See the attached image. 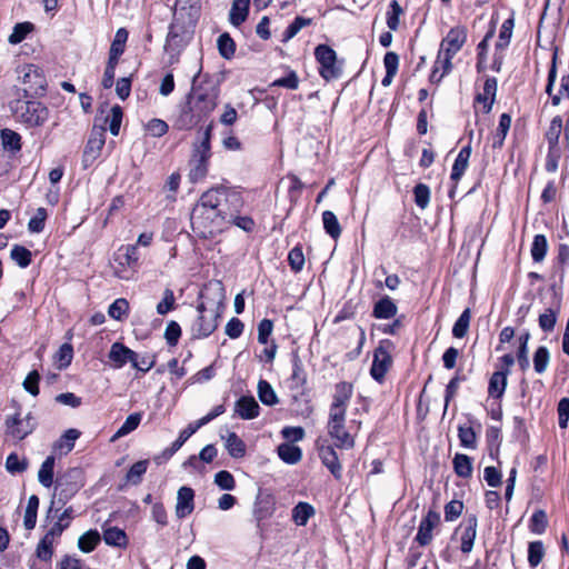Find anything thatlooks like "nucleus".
I'll use <instances>...</instances> for the list:
<instances>
[{
	"mask_svg": "<svg viewBox=\"0 0 569 569\" xmlns=\"http://www.w3.org/2000/svg\"><path fill=\"white\" fill-rule=\"evenodd\" d=\"M227 200V189L212 188L202 193L191 212V227L201 238H212L226 226L222 202Z\"/></svg>",
	"mask_w": 569,
	"mask_h": 569,
	"instance_id": "nucleus-1",
	"label": "nucleus"
},
{
	"mask_svg": "<svg viewBox=\"0 0 569 569\" xmlns=\"http://www.w3.org/2000/svg\"><path fill=\"white\" fill-rule=\"evenodd\" d=\"M200 303L197 307L198 317L191 326L193 338H207L218 327L226 299L224 289L220 282L209 283L200 293Z\"/></svg>",
	"mask_w": 569,
	"mask_h": 569,
	"instance_id": "nucleus-2",
	"label": "nucleus"
},
{
	"mask_svg": "<svg viewBox=\"0 0 569 569\" xmlns=\"http://www.w3.org/2000/svg\"><path fill=\"white\" fill-rule=\"evenodd\" d=\"M353 387L348 382H339L335 388L332 402L329 408L327 429L335 445L341 449H351L355 446L352 435L346 426V411L349 406Z\"/></svg>",
	"mask_w": 569,
	"mask_h": 569,
	"instance_id": "nucleus-3",
	"label": "nucleus"
},
{
	"mask_svg": "<svg viewBox=\"0 0 569 569\" xmlns=\"http://www.w3.org/2000/svg\"><path fill=\"white\" fill-rule=\"evenodd\" d=\"M468 30L465 26H455L440 42V48L435 61L430 80L440 82L452 70V59L467 42Z\"/></svg>",
	"mask_w": 569,
	"mask_h": 569,
	"instance_id": "nucleus-4",
	"label": "nucleus"
},
{
	"mask_svg": "<svg viewBox=\"0 0 569 569\" xmlns=\"http://www.w3.org/2000/svg\"><path fill=\"white\" fill-rule=\"evenodd\" d=\"M199 73L193 77L192 91L189 94V110L184 111L183 117H189L192 113L197 117L209 114L217 107L219 97V88L212 82H204L198 86L194 84Z\"/></svg>",
	"mask_w": 569,
	"mask_h": 569,
	"instance_id": "nucleus-5",
	"label": "nucleus"
},
{
	"mask_svg": "<svg viewBox=\"0 0 569 569\" xmlns=\"http://www.w3.org/2000/svg\"><path fill=\"white\" fill-rule=\"evenodd\" d=\"M12 110L18 120L28 127H40L49 118L47 107L38 101L17 100L12 104Z\"/></svg>",
	"mask_w": 569,
	"mask_h": 569,
	"instance_id": "nucleus-6",
	"label": "nucleus"
},
{
	"mask_svg": "<svg viewBox=\"0 0 569 569\" xmlns=\"http://www.w3.org/2000/svg\"><path fill=\"white\" fill-rule=\"evenodd\" d=\"M210 132L211 127H208L203 132L201 143L194 148L192 159L190 160L189 178L192 182L202 180L207 176L210 158Z\"/></svg>",
	"mask_w": 569,
	"mask_h": 569,
	"instance_id": "nucleus-7",
	"label": "nucleus"
},
{
	"mask_svg": "<svg viewBox=\"0 0 569 569\" xmlns=\"http://www.w3.org/2000/svg\"><path fill=\"white\" fill-rule=\"evenodd\" d=\"M83 483L84 477L81 468L74 467L66 470L56 481V488L59 490V501L64 503L78 492Z\"/></svg>",
	"mask_w": 569,
	"mask_h": 569,
	"instance_id": "nucleus-8",
	"label": "nucleus"
},
{
	"mask_svg": "<svg viewBox=\"0 0 569 569\" xmlns=\"http://www.w3.org/2000/svg\"><path fill=\"white\" fill-rule=\"evenodd\" d=\"M390 367L391 342L388 339H383L375 350L370 373L375 380L381 382Z\"/></svg>",
	"mask_w": 569,
	"mask_h": 569,
	"instance_id": "nucleus-9",
	"label": "nucleus"
},
{
	"mask_svg": "<svg viewBox=\"0 0 569 569\" xmlns=\"http://www.w3.org/2000/svg\"><path fill=\"white\" fill-rule=\"evenodd\" d=\"M513 27H515V19L512 17L506 19L503 21V23L501 24L498 41L495 47L493 60H492V63L490 67L491 70H493L495 72L501 71L503 59H505L503 52L510 43Z\"/></svg>",
	"mask_w": 569,
	"mask_h": 569,
	"instance_id": "nucleus-10",
	"label": "nucleus"
},
{
	"mask_svg": "<svg viewBox=\"0 0 569 569\" xmlns=\"http://www.w3.org/2000/svg\"><path fill=\"white\" fill-rule=\"evenodd\" d=\"M34 420L30 412L22 416L17 411L6 420L7 433L16 440H22L34 429Z\"/></svg>",
	"mask_w": 569,
	"mask_h": 569,
	"instance_id": "nucleus-11",
	"label": "nucleus"
},
{
	"mask_svg": "<svg viewBox=\"0 0 569 569\" xmlns=\"http://www.w3.org/2000/svg\"><path fill=\"white\" fill-rule=\"evenodd\" d=\"M315 56L320 63V74L326 80L335 79L339 76L337 66V56L333 49L326 44H319L315 50Z\"/></svg>",
	"mask_w": 569,
	"mask_h": 569,
	"instance_id": "nucleus-12",
	"label": "nucleus"
},
{
	"mask_svg": "<svg viewBox=\"0 0 569 569\" xmlns=\"http://www.w3.org/2000/svg\"><path fill=\"white\" fill-rule=\"evenodd\" d=\"M20 73L24 84L23 91L27 96H36L44 90L46 80L38 67L27 64L21 68Z\"/></svg>",
	"mask_w": 569,
	"mask_h": 569,
	"instance_id": "nucleus-13",
	"label": "nucleus"
},
{
	"mask_svg": "<svg viewBox=\"0 0 569 569\" xmlns=\"http://www.w3.org/2000/svg\"><path fill=\"white\" fill-rule=\"evenodd\" d=\"M108 358L114 369H121L127 363H130L131 366L137 365V352L121 342H114L111 345Z\"/></svg>",
	"mask_w": 569,
	"mask_h": 569,
	"instance_id": "nucleus-14",
	"label": "nucleus"
},
{
	"mask_svg": "<svg viewBox=\"0 0 569 569\" xmlns=\"http://www.w3.org/2000/svg\"><path fill=\"white\" fill-rule=\"evenodd\" d=\"M106 142L104 128L93 127L83 152V162L94 161L100 154Z\"/></svg>",
	"mask_w": 569,
	"mask_h": 569,
	"instance_id": "nucleus-15",
	"label": "nucleus"
},
{
	"mask_svg": "<svg viewBox=\"0 0 569 569\" xmlns=\"http://www.w3.org/2000/svg\"><path fill=\"white\" fill-rule=\"evenodd\" d=\"M497 93V79L487 78L482 91L479 92L475 100L476 109L482 110L483 113L490 112Z\"/></svg>",
	"mask_w": 569,
	"mask_h": 569,
	"instance_id": "nucleus-16",
	"label": "nucleus"
},
{
	"mask_svg": "<svg viewBox=\"0 0 569 569\" xmlns=\"http://www.w3.org/2000/svg\"><path fill=\"white\" fill-rule=\"evenodd\" d=\"M194 509V491L190 487H181L177 492V502L174 508L176 517L183 519L192 513Z\"/></svg>",
	"mask_w": 569,
	"mask_h": 569,
	"instance_id": "nucleus-17",
	"label": "nucleus"
},
{
	"mask_svg": "<svg viewBox=\"0 0 569 569\" xmlns=\"http://www.w3.org/2000/svg\"><path fill=\"white\" fill-rule=\"evenodd\" d=\"M440 523V515L437 511L429 510L427 516L421 520L416 536V540L420 546H427L432 540V530Z\"/></svg>",
	"mask_w": 569,
	"mask_h": 569,
	"instance_id": "nucleus-18",
	"label": "nucleus"
},
{
	"mask_svg": "<svg viewBox=\"0 0 569 569\" xmlns=\"http://www.w3.org/2000/svg\"><path fill=\"white\" fill-rule=\"evenodd\" d=\"M477 518L475 516H469L463 520L460 525L461 529V546L460 549L463 553H469L472 550L473 542L477 536Z\"/></svg>",
	"mask_w": 569,
	"mask_h": 569,
	"instance_id": "nucleus-19",
	"label": "nucleus"
},
{
	"mask_svg": "<svg viewBox=\"0 0 569 569\" xmlns=\"http://www.w3.org/2000/svg\"><path fill=\"white\" fill-rule=\"evenodd\" d=\"M260 407L251 396L241 397L234 405V412L243 420H251L259 416Z\"/></svg>",
	"mask_w": 569,
	"mask_h": 569,
	"instance_id": "nucleus-20",
	"label": "nucleus"
},
{
	"mask_svg": "<svg viewBox=\"0 0 569 569\" xmlns=\"http://www.w3.org/2000/svg\"><path fill=\"white\" fill-rule=\"evenodd\" d=\"M221 439L224 441V448L230 457L240 459L246 456L247 446L236 432L229 431L226 436L221 435Z\"/></svg>",
	"mask_w": 569,
	"mask_h": 569,
	"instance_id": "nucleus-21",
	"label": "nucleus"
},
{
	"mask_svg": "<svg viewBox=\"0 0 569 569\" xmlns=\"http://www.w3.org/2000/svg\"><path fill=\"white\" fill-rule=\"evenodd\" d=\"M319 456L322 463L331 471L335 478L341 477V465L339 463L338 456L331 446H322L319 449Z\"/></svg>",
	"mask_w": 569,
	"mask_h": 569,
	"instance_id": "nucleus-22",
	"label": "nucleus"
},
{
	"mask_svg": "<svg viewBox=\"0 0 569 569\" xmlns=\"http://www.w3.org/2000/svg\"><path fill=\"white\" fill-rule=\"evenodd\" d=\"M80 437L77 429H68L53 446V451L59 455H68L74 447L76 440Z\"/></svg>",
	"mask_w": 569,
	"mask_h": 569,
	"instance_id": "nucleus-23",
	"label": "nucleus"
},
{
	"mask_svg": "<svg viewBox=\"0 0 569 569\" xmlns=\"http://www.w3.org/2000/svg\"><path fill=\"white\" fill-rule=\"evenodd\" d=\"M508 371H496L491 375L488 393L492 398H501L507 387Z\"/></svg>",
	"mask_w": 569,
	"mask_h": 569,
	"instance_id": "nucleus-24",
	"label": "nucleus"
},
{
	"mask_svg": "<svg viewBox=\"0 0 569 569\" xmlns=\"http://www.w3.org/2000/svg\"><path fill=\"white\" fill-rule=\"evenodd\" d=\"M470 154H471L470 146H466L459 151V153L453 162L451 176H450V178L453 181H456V182L459 181L461 179V177L463 176L465 171L468 168Z\"/></svg>",
	"mask_w": 569,
	"mask_h": 569,
	"instance_id": "nucleus-25",
	"label": "nucleus"
},
{
	"mask_svg": "<svg viewBox=\"0 0 569 569\" xmlns=\"http://www.w3.org/2000/svg\"><path fill=\"white\" fill-rule=\"evenodd\" d=\"M249 4L250 0H233L229 12V20L231 24L239 27L246 21L249 13Z\"/></svg>",
	"mask_w": 569,
	"mask_h": 569,
	"instance_id": "nucleus-26",
	"label": "nucleus"
},
{
	"mask_svg": "<svg viewBox=\"0 0 569 569\" xmlns=\"http://www.w3.org/2000/svg\"><path fill=\"white\" fill-rule=\"evenodd\" d=\"M277 451L280 459L289 465H295L302 458L301 449L291 442L281 443L278 446Z\"/></svg>",
	"mask_w": 569,
	"mask_h": 569,
	"instance_id": "nucleus-27",
	"label": "nucleus"
},
{
	"mask_svg": "<svg viewBox=\"0 0 569 569\" xmlns=\"http://www.w3.org/2000/svg\"><path fill=\"white\" fill-rule=\"evenodd\" d=\"M103 540L108 546L124 548L128 545L126 532L118 527H108L103 529Z\"/></svg>",
	"mask_w": 569,
	"mask_h": 569,
	"instance_id": "nucleus-28",
	"label": "nucleus"
},
{
	"mask_svg": "<svg viewBox=\"0 0 569 569\" xmlns=\"http://www.w3.org/2000/svg\"><path fill=\"white\" fill-rule=\"evenodd\" d=\"M530 339V333L528 331L521 333L518 337V351H517V361L521 371H526L530 367V361L528 357V342Z\"/></svg>",
	"mask_w": 569,
	"mask_h": 569,
	"instance_id": "nucleus-29",
	"label": "nucleus"
},
{
	"mask_svg": "<svg viewBox=\"0 0 569 569\" xmlns=\"http://www.w3.org/2000/svg\"><path fill=\"white\" fill-rule=\"evenodd\" d=\"M54 461L53 456L47 457L38 471V481L46 488H50L53 483Z\"/></svg>",
	"mask_w": 569,
	"mask_h": 569,
	"instance_id": "nucleus-30",
	"label": "nucleus"
},
{
	"mask_svg": "<svg viewBox=\"0 0 569 569\" xmlns=\"http://www.w3.org/2000/svg\"><path fill=\"white\" fill-rule=\"evenodd\" d=\"M38 508L39 498L36 495L30 496L23 516V526L27 530H32L36 527Z\"/></svg>",
	"mask_w": 569,
	"mask_h": 569,
	"instance_id": "nucleus-31",
	"label": "nucleus"
},
{
	"mask_svg": "<svg viewBox=\"0 0 569 569\" xmlns=\"http://www.w3.org/2000/svg\"><path fill=\"white\" fill-rule=\"evenodd\" d=\"M315 515V508L308 502H299L292 509V520L297 526H306Z\"/></svg>",
	"mask_w": 569,
	"mask_h": 569,
	"instance_id": "nucleus-32",
	"label": "nucleus"
},
{
	"mask_svg": "<svg viewBox=\"0 0 569 569\" xmlns=\"http://www.w3.org/2000/svg\"><path fill=\"white\" fill-rule=\"evenodd\" d=\"M548 251V241L543 234H536L531 243L530 253L535 262H542Z\"/></svg>",
	"mask_w": 569,
	"mask_h": 569,
	"instance_id": "nucleus-33",
	"label": "nucleus"
},
{
	"mask_svg": "<svg viewBox=\"0 0 569 569\" xmlns=\"http://www.w3.org/2000/svg\"><path fill=\"white\" fill-rule=\"evenodd\" d=\"M510 126H511L510 116L508 113H502L499 119L498 129L492 138V147L493 148L502 147L506 136L510 129Z\"/></svg>",
	"mask_w": 569,
	"mask_h": 569,
	"instance_id": "nucleus-34",
	"label": "nucleus"
},
{
	"mask_svg": "<svg viewBox=\"0 0 569 569\" xmlns=\"http://www.w3.org/2000/svg\"><path fill=\"white\" fill-rule=\"evenodd\" d=\"M258 397L266 406H274L279 402L274 389L266 380H259L258 382Z\"/></svg>",
	"mask_w": 569,
	"mask_h": 569,
	"instance_id": "nucleus-35",
	"label": "nucleus"
},
{
	"mask_svg": "<svg viewBox=\"0 0 569 569\" xmlns=\"http://www.w3.org/2000/svg\"><path fill=\"white\" fill-rule=\"evenodd\" d=\"M100 535L97 530H89L81 535L78 539V548L86 553L94 550L100 542Z\"/></svg>",
	"mask_w": 569,
	"mask_h": 569,
	"instance_id": "nucleus-36",
	"label": "nucleus"
},
{
	"mask_svg": "<svg viewBox=\"0 0 569 569\" xmlns=\"http://www.w3.org/2000/svg\"><path fill=\"white\" fill-rule=\"evenodd\" d=\"M455 472L461 478H469L472 475V461L463 453H457L453 458Z\"/></svg>",
	"mask_w": 569,
	"mask_h": 569,
	"instance_id": "nucleus-37",
	"label": "nucleus"
},
{
	"mask_svg": "<svg viewBox=\"0 0 569 569\" xmlns=\"http://www.w3.org/2000/svg\"><path fill=\"white\" fill-rule=\"evenodd\" d=\"M142 419L141 412H134L127 417L126 421L122 423V426L118 429V431L113 435L112 440L122 438L133 430L138 428Z\"/></svg>",
	"mask_w": 569,
	"mask_h": 569,
	"instance_id": "nucleus-38",
	"label": "nucleus"
},
{
	"mask_svg": "<svg viewBox=\"0 0 569 569\" xmlns=\"http://www.w3.org/2000/svg\"><path fill=\"white\" fill-rule=\"evenodd\" d=\"M493 31H489L485 38L478 43L477 47V71L479 73L485 72L487 70V52L489 47V40L492 37Z\"/></svg>",
	"mask_w": 569,
	"mask_h": 569,
	"instance_id": "nucleus-39",
	"label": "nucleus"
},
{
	"mask_svg": "<svg viewBox=\"0 0 569 569\" xmlns=\"http://www.w3.org/2000/svg\"><path fill=\"white\" fill-rule=\"evenodd\" d=\"M322 223H323V228H325L326 232L330 237H332L333 239H337L340 237L341 227H340L337 216L332 211H330V210L323 211Z\"/></svg>",
	"mask_w": 569,
	"mask_h": 569,
	"instance_id": "nucleus-40",
	"label": "nucleus"
},
{
	"mask_svg": "<svg viewBox=\"0 0 569 569\" xmlns=\"http://www.w3.org/2000/svg\"><path fill=\"white\" fill-rule=\"evenodd\" d=\"M562 131V119L555 117L547 130L546 138L549 144V149H559V138Z\"/></svg>",
	"mask_w": 569,
	"mask_h": 569,
	"instance_id": "nucleus-41",
	"label": "nucleus"
},
{
	"mask_svg": "<svg viewBox=\"0 0 569 569\" xmlns=\"http://www.w3.org/2000/svg\"><path fill=\"white\" fill-rule=\"evenodd\" d=\"M1 141L3 149L10 152L14 153L21 149V137L13 130L3 129L1 131Z\"/></svg>",
	"mask_w": 569,
	"mask_h": 569,
	"instance_id": "nucleus-42",
	"label": "nucleus"
},
{
	"mask_svg": "<svg viewBox=\"0 0 569 569\" xmlns=\"http://www.w3.org/2000/svg\"><path fill=\"white\" fill-rule=\"evenodd\" d=\"M550 362V352L547 347L540 346L533 355V368L538 375H542L548 369Z\"/></svg>",
	"mask_w": 569,
	"mask_h": 569,
	"instance_id": "nucleus-43",
	"label": "nucleus"
},
{
	"mask_svg": "<svg viewBox=\"0 0 569 569\" xmlns=\"http://www.w3.org/2000/svg\"><path fill=\"white\" fill-rule=\"evenodd\" d=\"M148 460H140L133 463L126 475L127 482L133 486L139 485L141 482L142 476L148 469Z\"/></svg>",
	"mask_w": 569,
	"mask_h": 569,
	"instance_id": "nucleus-44",
	"label": "nucleus"
},
{
	"mask_svg": "<svg viewBox=\"0 0 569 569\" xmlns=\"http://www.w3.org/2000/svg\"><path fill=\"white\" fill-rule=\"evenodd\" d=\"M471 312L470 309L467 308L462 311L460 317L453 325L452 335L455 338L461 339L468 333V329L470 326Z\"/></svg>",
	"mask_w": 569,
	"mask_h": 569,
	"instance_id": "nucleus-45",
	"label": "nucleus"
},
{
	"mask_svg": "<svg viewBox=\"0 0 569 569\" xmlns=\"http://www.w3.org/2000/svg\"><path fill=\"white\" fill-rule=\"evenodd\" d=\"M29 461L27 458H20L17 453H10L6 460V469L8 472L21 473L27 470Z\"/></svg>",
	"mask_w": 569,
	"mask_h": 569,
	"instance_id": "nucleus-46",
	"label": "nucleus"
},
{
	"mask_svg": "<svg viewBox=\"0 0 569 569\" xmlns=\"http://www.w3.org/2000/svg\"><path fill=\"white\" fill-rule=\"evenodd\" d=\"M545 557V547L541 541H532L528 546V562L536 568Z\"/></svg>",
	"mask_w": 569,
	"mask_h": 569,
	"instance_id": "nucleus-47",
	"label": "nucleus"
},
{
	"mask_svg": "<svg viewBox=\"0 0 569 569\" xmlns=\"http://www.w3.org/2000/svg\"><path fill=\"white\" fill-rule=\"evenodd\" d=\"M217 46L221 57H223L224 59H230L233 57L236 51V44L228 33H222L219 36L217 40Z\"/></svg>",
	"mask_w": 569,
	"mask_h": 569,
	"instance_id": "nucleus-48",
	"label": "nucleus"
},
{
	"mask_svg": "<svg viewBox=\"0 0 569 569\" xmlns=\"http://www.w3.org/2000/svg\"><path fill=\"white\" fill-rule=\"evenodd\" d=\"M129 312V302L124 298L116 299L108 309V315L114 320H122Z\"/></svg>",
	"mask_w": 569,
	"mask_h": 569,
	"instance_id": "nucleus-49",
	"label": "nucleus"
},
{
	"mask_svg": "<svg viewBox=\"0 0 569 569\" xmlns=\"http://www.w3.org/2000/svg\"><path fill=\"white\" fill-rule=\"evenodd\" d=\"M12 260L21 268H26L31 262V252L22 246H14L10 253Z\"/></svg>",
	"mask_w": 569,
	"mask_h": 569,
	"instance_id": "nucleus-50",
	"label": "nucleus"
},
{
	"mask_svg": "<svg viewBox=\"0 0 569 569\" xmlns=\"http://www.w3.org/2000/svg\"><path fill=\"white\" fill-rule=\"evenodd\" d=\"M548 525L547 515L543 510L533 512L530 519L529 528L533 533L541 535L545 532Z\"/></svg>",
	"mask_w": 569,
	"mask_h": 569,
	"instance_id": "nucleus-51",
	"label": "nucleus"
},
{
	"mask_svg": "<svg viewBox=\"0 0 569 569\" xmlns=\"http://www.w3.org/2000/svg\"><path fill=\"white\" fill-rule=\"evenodd\" d=\"M32 29L33 26L30 22L17 23L12 30V33L9 36V42L11 44L20 43L27 37V34L32 31Z\"/></svg>",
	"mask_w": 569,
	"mask_h": 569,
	"instance_id": "nucleus-52",
	"label": "nucleus"
},
{
	"mask_svg": "<svg viewBox=\"0 0 569 569\" xmlns=\"http://www.w3.org/2000/svg\"><path fill=\"white\" fill-rule=\"evenodd\" d=\"M54 545L53 541L42 537L37 546L36 556L42 561H50L53 556Z\"/></svg>",
	"mask_w": 569,
	"mask_h": 569,
	"instance_id": "nucleus-53",
	"label": "nucleus"
},
{
	"mask_svg": "<svg viewBox=\"0 0 569 569\" xmlns=\"http://www.w3.org/2000/svg\"><path fill=\"white\" fill-rule=\"evenodd\" d=\"M415 202L420 209H426L430 201V189L427 184L419 183L413 189Z\"/></svg>",
	"mask_w": 569,
	"mask_h": 569,
	"instance_id": "nucleus-54",
	"label": "nucleus"
},
{
	"mask_svg": "<svg viewBox=\"0 0 569 569\" xmlns=\"http://www.w3.org/2000/svg\"><path fill=\"white\" fill-rule=\"evenodd\" d=\"M176 307V298L171 289L163 291L162 300L157 305V313L160 316L167 315Z\"/></svg>",
	"mask_w": 569,
	"mask_h": 569,
	"instance_id": "nucleus-55",
	"label": "nucleus"
},
{
	"mask_svg": "<svg viewBox=\"0 0 569 569\" xmlns=\"http://www.w3.org/2000/svg\"><path fill=\"white\" fill-rule=\"evenodd\" d=\"M72 358H73V348L69 343H63L59 348V350L56 355V361L60 369L67 368L71 363Z\"/></svg>",
	"mask_w": 569,
	"mask_h": 569,
	"instance_id": "nucleus-56",
	"label": "nucleus"
},
{
	"mask_svg": "<svg viewBox=\"0 0 569 569\" xmlns=\"http://www.w3.org/2000/svg\"><path fill=\"white\" fill-rule=\"evenodd\" d=\"M214 483L222 490H233L236 487L233 476L227 470H221L214 475Z\"/></svg>",
	"mask_w": 569,
	"mask_h": 569,
	"instance_id": "nucleus-57",
	"label": "nucleus"
},
{
	"mask_svg": "<svg viewBox=\"0 0 569 569\" xmlns=\"http://www.w3.org/2000/svg\"><path fill=\"white\" fill-rule=\"evenodd\" d=\"M311 23V20L310 19H306V18H302V17H297L293 22L288 26V28L286 29L284 33H283V41H289L290 39H292L302 28H305L306 26L310 24Z\"/></svg>",
	"mask_w": 569,
	"mask_h": 569,
	"instance_id": "nucleus-58",
	"label": "nucleus"
},
{
	"mask_svg": "<svg viewBox=\"0 0 569 569\" xmlns=\"http://www.w3.org/2000/svg\"><path fill=\"white\" fill-rule=\"evenodd\" d=\"M557 321V311L549 308L543 313L539 316V327L546 331L550 332L553 330Z\"/></svg>",
	"mask_w": 569,
	"mask_h": 569,
	"instance_id": "nucleus-59",
	"label": "nucleus"
},
{
	"mask_svg": "<svg viewBox=\"0 0 569 569\" xmlns=\"http://www.w3.org/2000/svg\"><path fill=\"white\" fill-rule=\"evenodd\" d=\"M128 40V31L124 28H120L117 30L114 39L110 47V52L116 54H122L126 48V42Z\"/></svg>",
	"mask_w": 569,
	"mask_h": 569,
	"instance_id": "nucleus-60",
	"label": "nucleus"
},
{
	"mask_svg": "<svg viewBox=\"0 0 569 569\" xmlns=\"http://www.w3.org/2000/svg\"><path fill=\"white\" fill-rule=\"evenodd\" d=\"M458 437L461 446L471 449L476 447V433L471 427L460 426L458 429Z\"/></svg>",
	"mask_w": 569,
	"mask_h": 569,
	"instance_id": "nucleus-61",
	"label": "nucleus"
},
{
	"mask_svg": "<svg viewBox=\"0 0 569 569\" xmlns=\"http://www.w3.org/2000/svg\"><path fill=\"white\" fill-rule=\"evenodd\" d=\"M373 316L379 319H389L391 317V300L389 297L380 299L375 305Z\"/></svg>",
	"mask_w": 569,
	"mask_h": 569,
	"instance_id": "nucleus-62",
	"label": "nucleus"
},
{
	"mask_svg": "<svg viewBox=\"0 0 569 569\" xmlns=\"http://www.w3.org/2000/svg\"><path fill=\"white\" fill-rule=\"evenodd\" d=\"M47 211L44 208H39L36 214L29 220L28 228L31 232H41L44 228Z\"/></svg>",
	"mask_w": 569,
	"mask_h": 569,
	"instance_id": "nucleus-63",
	"label": "nucleus"
},
{
	"mask_svg": "<svg viewBox=\"0 0 569 569\" xmlns=\"http://www.w3.org/2000/svg\"><path fill=\"white\" fill-rule=\"evenodd\" d=\"M558 423L561 429H566L569 421V398H562L558 403Z\"/></svg>",
	"mask_w": 569,
	"mask_h": 569,
	"instance_id": "nucleus-64",
	"label": "nucleus"
}]
</instances>
